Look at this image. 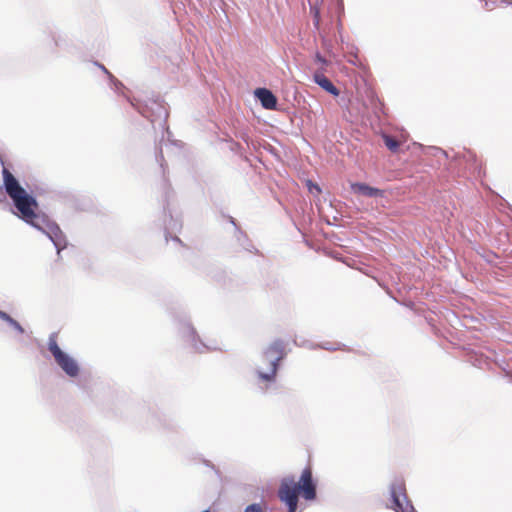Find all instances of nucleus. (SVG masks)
<instances>
[{
	"label": "nucleus",
	"mask_w": 512,
	"mask_h": 512,
	"mask_svg": "<svg viewBox=\"0 0 512 512\" xmlns=\"http://www.w3.org/2000/svg\"><path fill=\"white\" fill-rule=\"evenodd\" d=\"M2 177L3 187L17 209L16 215L26 223L39 228L37 223L39 216L36 213L38 210L37 200L27 193L15 176L5 167L2 170Z\"/></svg>",
	"instance_id": "1"
},
{
	"label": "nucleus",
	"mask_w": 512,
	"mask_h": 512,
	"mask_svg": "<svg viewBox=\"0 0 512 512\" xmlns=\"http://www.w3.org/2000/svg\"><path fill=\"white\" fill-rule=\"evenodd\" d=\"M299 495L309 501L316 498V484L313 481L311 467H306L302 471L298 482L292 477H286L280 483L278 497L287 505L289 512L296 511Z\"/></svg>",
	"instance_id": "2"
},
{
	"label": "nucleus",
	"mask_w": 512,
	"mask_h": 512,
	"mask_svg": "<svg viewBox=\"0 0 512 512\" xmlns=\"http://www.w3.org/2000/svg\"><path fill=\"white\" fill-rule=\"evenodd\" d=\"M285 344L282 340L272 342L263 353V361L268 365V371H258V376L263 381H274L279 362L285 357Z\"/></svg>",
	"instance_id": "3"
},
{
	"label": "nucleus",
	"mask_w": 512,
	"mask_h": 512,
	"mask_svg": "<svg viewBox=\"0 0 512 512\" xmlns=\"http://www.w3.org/2000/svg\"><path fill=\"white\" fill-rule=\"evenodd\" d=\"M48 349L56 363L68 376L76 377L79 374V367L76 361L60 349L54 337L49 339Z\"/></svg>",
	"instance_id": "4"
},
{
	"label": "nucleus",
	"mask_w": 512,
	"mask_h": 512,
	"mask_svg": "<svg viewBox=\"0 0 512 512\" xmlns=\"http://www.w3.org/2000/svg\"><path fill=\"white\" fill-rule=\"evenodd\" d=\"M391 498L393 500V509L396 512H416L411 502L407 499L406 488L403 482H397L391 485Z\"/></svg>",
	"instance_id": "5"
},
{
	"label": "nucleus",
	"mask_w": 512,
	"mask_h": 512,
	"mask_svg": "<svg viewBox=\"0 0 512 512\" xmlns=\"http://www.w3.org/2000/svg\"><path fill=\"white\" fill-rule=\"evenodd\" d=\"M313 79L315 83H317L323 90L326 92L338 96L339 90L334 86V84L323 74L321 70H315Z\"/></svg>",
	"instance_id": "6"
},
{
	"label": "nucleus",
	"mask_w": 512,
	"mask_h": 512,
	"mask_svg": "<svg viewBox=\"0 0 512 512\" xmlns=\"http://www.w3.org/2000/svg\"><path fill=\"white\" fill-rule=\"evenodd\" d=\"M256 96L260 100L262 106L266 109H274L277 105V99L273 93L265 88L256 90Z\"/></svg>",
	"instance_id": "7"
},
{
	"label": "nucleus",
	"mask_w": 512,
	"mask_h": 512,
	"mask_svg": "<svg viewBox=\"0 0 512 512\" xmlns=\"http://www.w3.org/2000/svg\"><path fill=\"white\" fill-rule=\"evenodd\" d=\"M351 189L353 190L354 193L361 194V195L368 196V197L383 196L382 190H380L378 188L371 187L365 183H353L351 185Z\"/></svg>",
	"instance_id": "8"
},
{
	"label": "nucleus",
	"mask_w": 512,
	"mask_h": 512,
	"mask_svg": "<svg viewBox=\"0 0 512 512\" xmlns=\"http://www.w3.org/2000/svg\"><path fill=\"white\" fill-rule=\"evenodd\" d=\"M383 140H384V143L387 146V148L392 152L397 151V149L400 146V143L395 138H393L389 135H384Z\"/></svg>",
	"instance_id": "9"
},
{
	"label": "nucleus",
	"mask_w": 512,
	"mask_h": 512,
	"mask_svg": "<svg viewBox=\"0 0 512 512\" xmlns=\"http://www.w3.org/2000/svg\"><path fill=\"white\" fill-rule=\"evenodd\" d=\"M315 63L318 65V68L316 70L323 71V74L325 75L326 68L329 65V62L324 59L319 53L315 55Z\"/></svg>",
	"instance_id": "10"
},
{
	"label": "nucleus",
	"mask_w": 512,
	"mask_h": 512,
	"mask_svg": "<svg viewBox=\"0 0 512 512\" xmlns=\"http://www.w3.org/2000/svg\"><path fill=\"white\" fill-rule=\"evenodd\" d=\"M244 512H265V506L261 503H253L246 506Z\"/></svg>",
	"instance_id": "11"
},
{
	"label": "nucleus",
	"mask_w": 512,
	"mask_h": 512,
	"mask_svg": "<svg viewBox=\"0 0 512 512\" xmlns=\"http://www.w3.org/2000/svg\"><path fill=\"white\" fill-rule=\"evenodd\" d=\"M9 324L15 329L17 330L20 334H23L24 333V329L23 327L19 324V322H17L16 320H14L13 318H11V320L9 321Z\"/></svg>",
	"instance_id": "12"
},
{
	"label": "nucleus",
	"mask_w": 512,
	"mask_h": 512,
	"mask_svg": "<svg viewBox=\"0 0 512 512\" xmlns=\"http://www.w3.org/2000/svg\"><path fill=\"white\" fill-rule=\"evenodd\" d=\"M0 318L9 323L12 317L8 315L6 312L0 310Z\"/></svg>",
	"instance_id": "13"
},
{
	"label": "nucleus",
	"mask_w": 512,
	"mask_h": 512,
	"mask_svg": "<svg viewBox=\"0 0 512 512\" xmlns=\"http://www.w3.org/2000/svg\"><path fill=\"white\" fill-rule=\"evenodd\" d=\"M314 10V18H315V24L318 25L319 23V11L317 9Z\"/></svg>",
	"instance_id": "14"
},
{
	"label": "nucleus",
	"mask_w": 512,
	"mask_h": 512,
	"mask_svg": "<svg viewBox=\"0 0 512 512\" xmlns=\"http://www.w3.org/2000/svg\"><path fill=\"white\" fill-rule=\"evenodd\" d=\"M53 233L55 234V236H57L58 234H60L61 232H60L59 227L55 226V227L53 228Z\"/></svg>",
	"instance_id": "15"
},
{
	"label": "nucleus",
	"mask_w": 512,
	"mask_h": 512,
	"mask_svg": "<svg viewBox=\"0 0 512 512\" xmlns=\"http://www.w3.org/2000/svg\"><path fill=\"white\" fill-rule=\"evenodd\" d=\"M50 238L53 240V242L55 243V245H56L57 247H59V243H58V241H57L55 238H53L52 236H50ZM59 250H60V248H58V251H59Z\"/></svg>",
	"instance_id": "16"
},
{
	"label": "nucleus",
	"mask_w": 512,
	"mask_h": 512,
	"mask_svg": "<svg viewBox=\"0 0 512 512\" xmlns=\"http://www.w3.org/2000/svg\"><path fill=\"white\" fill-rule=\"evenodd\" d=\"M315 189L320 192V188L318 186H315Z\"/></svg>",
	"instance_id": "17"
}]
</instances>
